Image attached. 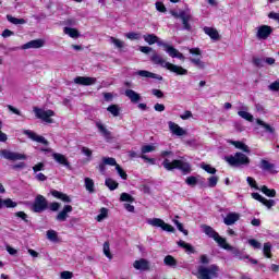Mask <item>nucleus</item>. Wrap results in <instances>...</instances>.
Returning a JSON list of instances; mask_svg holds the SVG:
<instances>
[{"mask_svg": "<svg viewBox=\"0 0 279 279\" xmlns=\"http://www.w3.org/2000/svg\"><path fill=\"white\" fill-rule=\"evenodd\" d=\"M149 59H150V62H153V64H157L158 66H161V69H166V71H169L174 75H189V70L184 69L181 65L168 62L156 50L153 51Z\"/></svg>", "mask_w": 279, "mask_h": 279, "instance_id": "obj_1", "label": "nucleus"}, {"mask_svg": "<svg viewBox=\"0 0 279 279\" xmlns=\"http://www.w3.org/2000/svg\"><path fill=\"white\" fill-rule=\"evenodd\" d=\"M162 167L167 171H173V169H179L185 174L191 173V163L180 159H174L172 161H170L169 159H165L162 161Z\"/></svg>", "mask_w": 279, "mask_h": 279, "instance_id": "obj_2", "label": "nucleus"}, {"mask_svg": "<svg viewBox=\"0 0 279 279\" xmlns=\"http://www.w3.org/2000/svg\"><path fill=\"white\" fill-rule=\"evenodd\" d=\"M225 160L230 167H247L250 165V157L243 153H235L234 156L225 157Z\"/></svg>", "mask_w": 279, "mask_h": 279, "instance_id": "obj_3", "label": "nucleus"}, {"mask_svg": "<svg viewBox=\"0 0 279 279\" xmlns=\"http://www.w3.org/2000/svg\"><path fill=\"white\" fill-rule=\"evenodd\" d=\"M198 279L219 278V266L213 264L209 267L198 266Z\"/></svg>", "mask_w": 279, "mask_h": 279, "instance_id": "obj_4", "label": "nucleus"}, {"mask_svg": "<svg viewBox=\"0 0 279 279\" xmlns=\"http://www.w3.org/2000/svg\"><path fill=\"white\" fill-rule=\"evenodd\" d=\"M189 52L192 56H198V58L190 57V62L196 66V69H199V71H204L206 69V62L202 61V50L199 48H190Z\"/></svg>", "mask_w": 279, "mask_h": 279, "instance_id": "obj_5", "label": "nucleus"}, {"mask_svg": "<svg viewBox=\"0 0 279 279\" xmlns=\"http://www.w3.org/2000/svg\"><path fill=\"white\" fill-rule=\"evenodd\" d=\"M146 222L148 226H153V228H161L165 232H175V228H173V226L165 222V220L160 218H149Z\"/></svg>", "mask_w": 279, "mask_h": 279, "instance_id": "obj_6", "label": "nucleus"}, {"mask_svg": "<svg viewBox=\"0 0 279 279\" xmlns=\"http://www.w3.org/2000/svg\"><path fill=\"white\" fill-rule=\"evenodd\" d=\"M34 112H35V117H37V119H41V121H45V123H53V119H51V117H56V112H53V110L51 109L45 110V109L35 107Z\"/></svg>", "mask_w": 279, "mask_h": 279, "instance_id": "obj_7", "label": "nucleus"}, {"mask_svg": "<svg viewBox=\"0 0 279 279\" xmlns=\"http://www.w3.org/2000/svg\"><path fill=\"white\" fill-rule=\"evenodd\" d=\"M49 208V203L45 196L38 194L33 204V213H45Z\"/></svg>", "mask_w": 279, "mask_h": 279, "instance_id": "obj_8", "label": "nucleus"}, {"mask_svg": "<svg viewBox=\"0 0 279 279\" xmlns=\"http://www.w3.org/2000/svg\"><path fill=\"white\" fill-rule=\"evenodd\" d=\"M159 45L163 47V50L166 51V53H168V56H170V58H178L179 60H182V62L186 60V57H184V54L178 51V49H175L173 46L167 43H160Z\"/></svg>", "mask_w": 279, "mask_h": 279, "instance_id": "obj_9", "label": "nucleus"}, {"mask_svg": "<svg viewBox=\"0 0 279 279\" xmlns=\"http://www.w3.org/2000/svg\"><path fill=\"white\" fill-rule=\"evenodd\" d=\"M0 156H3L5 160H12V161L27 160V155L21 154V153H14L8 149H2L0 151Z\"/></svg>", "mask_w": 279, "mask_h": 279, "instance_id": "obj_10", "label": "nucleus"}, {"mask_svg": "<svg viewBox=\"0 0 279 279\" xmlns=\"http://www.w3.org/2000/svg\"><path fill=\"white\" fill-rule=\"evenodd\" d=\"M274 32V28L269 25H262L256 28V38L258 40H267L269 36H271V33Z\"/></svg>", "mask_w": 279, "mask_h": 279, "instance_id": "obj_11", "label": "nucleus"}, {"mask_svg": "<svg viewBox=\"0 0 279 279\" xmlns=\"http://www.w3.org/2000/svg\"><path fill=\"white\" fill-rule=\"evenodd\" d=\"M23 134H25V136H28V138H31V141H34L35 143H41V145H49V141H47L45 136L38 135L32 130H24Z\"/></svg>", "mask_w": 279, "mask_h": 279, "instance_id": "obj_12", "label": "nucleus"}, {"mask_svg": "<svg viewBox=\"0 0 279 279\" xmlns=\"http://www.w3.org/2000/svg\"><path fill=\"white\" fill-rule=\"evenodd\" d=\"M74 84H78L80 86H93V84H97V78L90 76H76L74 78Z\"/></svg>", "mask_w": 279, "mask_h": 279, "instance_id": "obj_13", "label": "nucleus"}, {"mask_svg": "<svg viewBox=\"0 0 279 279\" xmlns=\"http://www.w3.org/2000/svg\"><path fill=\"white\" fill-rule=\"evenodd\" d=\"M251 195H252L253 199H256V202H260V204L266 206V208H268V209L274 208V206H276V201H274V199H267L258 193H252Z\"/></svg>", "mask_w": 279, "mask_h": 279, "instance_id": "obj_14", "label": "nucleus"}, {"mask_svg": "<svg viewBox=\"0 0 279 279\" xmlns=\"http://www.w3.org/2000/svg\"><path fill=\"white\" fill-rule=\"evenodd\" d=\"M248 108L244 104H241L239 107L238 114L241 117V119H244V121H248L250 123H254V116L250 112H247Z\"/></svg>", "mask_w": 279, "mask_h": 279, "instance_id": "obj_15", "label": "nucleus"}, {"mask_svg": "<svg viewBox=\"0 0 279 279\" xmlns=\"http://www.w3.org/2000/svg\"><path fill=\"white\" fill-rule=\"evenodd\" d=\"M45 47V40L43 39H34L26 44H24L21 49H40Z\"/></svg>", "mask_w": 279, "mask_h": 279, "instance_id": "obj_16", "label": "nucleus"}, {"mask_svg": "<svg viewBox=\"0 0 279 279\" xmlns=\"http://www.w3.org/2000/svg\"><path fill=\"white\" fill-rule=\"evenodd\" d=\"M169 130L174 136H184L186 135V131L178 125L175 122L169 121L168 122Z\"/></svg>", "mask_w": 279, "mask_h": 279, "instance_id": "obj_17", "label": "nucleus"}, {"mask_svg": "<svg viewBox=\"0 0 279 279\" xmlns=\"http://www.w3.org/2000/svg\"><path fill=\"white\" fill-rule=\"evenodd\" d=\"M69 213H73V206L65 205L63 209L57 215V221H66V219H69Z\"/></svg>", "mask_w": 279, "mask_h": 279, "instance_id": "obj_18", "label": "nucleus"}, {"mask_svg": "<svg viewBox=\"0 0 279 279\" xmlns=\"http://www.w3.org/2000/svg\"><path fill=\"white\" fill-rule=\"evenodd\" d=\"M135 75H140V77H148L150 80H158L159 82H162V76L160 74H156L147 70H140L135 72Z\"/></svg>", "mask_w": 279, "mask_h": 279, "instance_id": "obj_19", "label": "nucleus"}, {"mask_svg": "<svg viewBox=\"0 0 279 279\" xmlns=\"http://www.w3.org/2000/svg\"><path fill=\"white\" fill-rule=\"evenodd\" d=\"M52 158L59 165H62L66 169H71V162H69V159H66V157L64 155H62L60 153H54V154H52Z\"/></svg>", "mask_w": 279, "mask_h": 279, "instance_id": "obj_20", "label": "nucleus"}, {"mask_svg": "<svg viewBox=\"0 0 279 279\" xmlns=\"http://www.w3.org/2000/svg\"><path fill=\"white\" fill-rule=\"evenodd\" d=\"M241 219V215L236 213H229L227 216L223 218V223L226 226H234L236 221Z\"/></svg>", "mask_w": 279, "mask_h": 279, "instance_id": "obj_21", "label": "nucleus"}, {"mask_svg": "<svg viewBox=\"0 0 279 279\" xmlns=\"http://www.w3.org/2000/svg\"><path fill=\"white\" fill-rule=\"evenodd\" d=\"M133 267L140 271H147V269H149V262L145 258H141L133 263Z\"/></svg>", "mask_w": 279, "mask_h": 279, "instance_id": "obj_22", "label": "nucleus"}, {"mask_svg": "<svg viewBox=\"0 0 279 279\" xmlns=\"http://www.w3.org/2000/svg\"><path fill=\"white\" fill-rule=\"evenodd\" d=\"M124 95L128 97V99H130L131 104H138V101H141V94L133 89H126Z\"/></svg>", "mask_w": 279, "mask_h": 279, "instance_id": "obj_23", "label": "nucleus"}, {"mask_svg": "<svg viewBox=\"0 0 279 279\" xmlns=\"http://www.w3.org/2000/svg\"><path fill=\"white\" fill-rule=\"evenodd\" d=\"M145 43H147L148 45H158V47H162V45H160V43H165L162 40H160V38H158V36H156L155 34H147L143 36Z\"/></svg>", "mask_w": 279, "mask_h": 279, "instance_id": "obj_24", "label": "nucleus"}, {"mask_svg": "<svg viewBox=\"0 0 279 279\" xmlns=\"http://www.w3.org/2000/svg\"><path fill=\"white\" fill-rule=\"evenodd\" d=\"M51 195L52 197H56V199H61V202H64L65 204H71V197L58 190H52Z\"/></svg>", "mask_w": 279, "mask_h": 279, "instance_id": "obj_25", "label": "nucleus"}, {"mask_svg": "<svg viewBox=\"0 0 279 279\" xmlns=\"http://www.w3.org/2000/svg\"><path fill=\"white\" fill-rule=\"evenodd\" d=\"M96 128H98V131L101 133L104 138H106L107 141H110V138H112V133L108 129H106V125H104V123L96 122Z\"/></svg>", "mask_w": 279, "mask_h": 279, "instance_id": "obj_26", "label": "nucleus"}, {"mask_svg": "<svg viewBox=\"0 0 279 279\" xmlns=\"http://www.w3.org/2000/svg\"><path fill=\"white\" fill-rule=\"evenodd\" d=\"M201 228H202V230H203V232L207 235V236H209V239H216V236H218V232L217 231H215V229H213V227H210V226H207V225H202L201 226Z\"/></svg>", "mask_w": 279, "mask_h": 279, "instance_id": "obj_27", "label": "nucleus"}, {"mask_svg": "<svg viewBox=\"0 0 279 279\" xmlns=\"http://www.w3.org/2000/svg\"><path fill=\"white\" fill-rule=\"evenodd\" d=\"M203 29L211 40H219V32L216 28L205 26Z\"/></svg>", "mask_w": 279, "mask_h": 279, "instance_id": "obj_28", "label": "nucleus"}, {"mask_svg": "<svg viewBox=\"0 0 279 279\" xmlns=\"http://www.w3.org/2000/svg\"><path fill=\"white\" fill-rule=\"evenodd\" d=\"M256 123H257V125H260V128H263L264 132H266L267 134H276V129L274 126H270L265 121L257 119Z\"/></svg>", "mask_w": 279, "mask_h": 279, "instance_id": "obj_29", "label": "nucleus"}, {"mask_svg": "<svg viewBox=\"0 0 279 279\" xmlns=\"http://www.w3.org/2000/svg\"><path fill=\"white\" fill-rule=\"evenodd\" d=\"M229 143L234 145L236 149H241L242 151H245V154H250V147L245 145V143L232 140H230Z\"/></svg>", "mask_w": 279, "mask_h": 279, "instance_id": "obj_30", "label": "nucleus"}, {"mask_svg": "<svg viewBox=\"0 0 279 279\" xmlns=\"http://www.w3.org/2000/svg\"><path fill=\"white\" fill-rule=\"evenodd\" d=\"M179 247H182V250H185L186 254H195V247L193 245L180 240L178 242Z\"/></svg>", "mask_w": 279, "mask_h": 279, "instance_id": "obj_31", "label": "nucleus"}, {"mask_svg": "<svg viewBox=\"0 0 279 279\" xmlns=\"http://www.w3.org/2000/svg\"><path fill=\"white\" fill-rule=\"evenodd\" d=\"M214 241H216V243H218V245L222 247V250H232V246L228 244V242L226 241V238H221V235L219 234L214 239Z\"/></svg>", "mask_w": 279, "mask_h": 279, "instance_id": "obj_32", "label": "nucleus"}, {"mask_svg": "<svg viewBox=\"0 0 279 279\" xmlns=\"http://www.w3.org/2000/svg\"><path fill=\"white\" fill-rule=\"evenodd\" d=\"M276 166L271 162H269L267 159H262L259 162V169L262 171H271Z\"/></svg>", "mask_w": 279, "mask_h": 279, "instance_id": "obj_33", "label": "nucleus"}, {"mask_svg": "<svg viewBox=\"0 0 279 279\" xmlns=\"http://www.w3.org/2000/svg\"><path fill=\"white\" fill-rule=\"evenodd\" d=\"M16 208V202H13L12 198L1 199L0 198V208Z\"/></svg>", "mask_w": 279, "mask_h": 279, "instance_id": "obj_34", "label": "nucleus"}, {"mask_svg": "<svg viewBox=\"0 0 279 279\" xmlns=\"http://www.w3.org/2000/svg\"><path fill=\"white\" fill-rule=\"evenodd\" d=\"M63 32L66 36H70V38H80V31L76 28L64 27Z\"/></svg>", "mask_w": 279, "mask_h": 279, "instance_id": "obj_35", "label": "nucleus"}, {"mask_svg": "<svg viewBox=\"0 0 279 279\" xmlns=\"http://www.w3.org/2000/svg\"><path fill=\"white\" fill-rule=\"evenodd\" d=\"M181 21L183 24V29H186L187 32H190L191 24H189V21H191V13L186 12L185 15H181Z\"/></svg>", "mask_w": 279, "mask_h": 279, "instance_id": "obj_36", "label": "nucleus"}, {"mask_svg": "<svg viewBox=\"0 0 279 279\" xmlns=\"http://www.w3.org/2000/svg\"><path fill=\"white\" fill-rule=\"evenodd\" d=\"M259 191H262V193H264V195H266V197H275L276 196V190L269 189L266 185H263L262 187H259Z\"/></svg>", "mask_w": 279, "mask_h": 279, "instance_id": "obj_37", "label": "nucleus"}, {"mask_svg": "<svg viewBox=\"0 0 279 279\" xmlns=\"http://www.w3.org/2000/svg\"><path fill=\"white\" fill-rule=\"evenodd\" d=\"M85 189L88 193H95V181L90 178H85Z\"/></svg>", "mask_w": 279, "mask_h": 279, "instance_id": "obj_38", "label": "nucleus"}, {"mask_svg": "<svg viewBox=\"0 0 279 279\" xmlns=\"http://www.w3.org/2000/svg\"><path fill=\"white\" fill-rule=\"evenodd\" d=\"M46 236L48 241H52V243H58V232H56V230H48Z\"/></svg>", "mask_w": 279, "mask_h": 279, "instance_id": "obj_39", "label": "nucleus"}, {"mask_svg": "<svg viewBox=\"0 0 279 279\" xmlns=\"http://www.w3.org/2000/svg\"><path fill=\"white\" fill-rule=\"evenodd\" d=\"M7 19H8L9 23H12L13 25H25L24 19H16L12 15H7Z\"/></svg>", "mask_w": 279, "mask_h": 279, "instance_id": "obj_40", "label": "nucleus"}, {"mask_svg": "<svg viewBox=\"0 0 279 279\" xmlns=\"http://www.w3.org/2000/svg\"><path fill=\"white\" fill-rule=\"evenodd\" d=\"M165 265H167L168 267H175V265H178V262L175 260V258L171 255H168L165 257L163 259Z\"/></svg>", "mask_w": 279, "mask_h": 279, "instance_id": "obj_41", "label": "nucleus"}, {"mask_svg": "<svg viewBox=\"0 0 279 279\" xmlns=\"http://www.w3.org/2000/svg\"><path fill=\"white\" fill-rule=\"evenodd\" d=\"M105 184L110 191H116V189H119V183L112 179H106Z\"/></svg>", "mask_w": 279, "mask_h": 279, "instance_id": "obj_42", "label": "nucleus"}, {"mask_svg": "<svg viewBox=\"0 0 279 279\" xmlns=\"http://www.w3.org/2000/svg\"><path fill=\"white\" fill-rule=\"evenodd\" d=\"M263 252L266 258H271V243L269 242L264 243Z\"/></svg>", "mask_w": 279, "mask_h": 279, "instance_id": "obj_43", "label": "nucleus"}, {"mask_svg": "<svg viewBox=\"0 0 279 279\" xmlns=\"http://www.w3.org/2000/svg\"><path fill=\"white\" fill-rule=\"evenodd\" d=\"M253 64L257 66V69H263V66H265V58L254 57Z\"/></svg>", "mask_w": 279, "mask_h": 279, "instance_id": "obj_44", "label": "nucleus"}, {"mask_svg": "<svg viewBox=\"0 0 279 279\" xmlns=\"http://www.w3.org/2000/svg\"><path fill=\"white\" fill-rule=\"evenodd\" d=\"M218 182H219V177H217V175L209 177L207 186L209 189H215V186H217Z\"/></svg>", "mask_w": 279, "mask_h": 279, "instance_id": "obj_45", "label": "nucleus"}, {"mask_svg": "<svg viewBox=\"0 0 279 279\" xmlns=\"http://www.w3.org/2000/svg\"><path fill=\"white\" fill-rule=\"evenodd\" d=\"M102 162H105V165H108L109 167H117V159L112 158V157H102Z\"/></svg>", "mask_w": 279, "mask_h": 279, "instance_id": "obj_46", "label": "nucleus"}, {"mask_svg": "<svg viewBox=\"0 0 279 279\" xmlns=\"http://www.w3.org/2000/svg\"><path fill=\"white\" fill-rule=\"evenodd\" d=\"M246 182L251 189H255V191H260V187H258V184L256 183V180L252 177L246 178Z\"/></svg>", "mask_w": 279, "mask_h": 279, "instance_id": "obj_47", "label": "nucleus"}, {"mask_svg": "<svg viewBox=\"0 0 279 279\" xmlns=\"http://www.w3.org/2000/svg\"><path fill=\"white\" fill-rule=\"evenodd\" d=\"M174 226H177L179 232L184 233L185 236H189V231L184 229V226L178 221V219L172 220Z\"/></svg>", "mask_w": 279, "mask_h": 279, "instance_id": "obj_48", "label": "nucleus"}, {"mask_svg": "<svg viewBox=\"0 0 279 279\" xmlns=\"http://www.w3.org/2000/svg\"><path fill=\"white\" fill-rule=\"evenodd\" d=\"M120 202H129V204H132V203H134V198L129 193H122L120 195Z\"/></svg>", "mask_w": 279, "mask_h": 279, "instance_id": "obj_49", "label": "nucleus"}, {"mask_svg": "<svg viewBox=\"0 0 279 279\" xmlns=\"http://www.w3.org/2000/svg\"><path fill=\"white\" fill-rule=\"evenodd\" d=\"M197 177L191 175L187 177L185 180V184H187V186H197Z\"/></svg>", "mask_w": 279, "mask_h": 279, "instance_id": "obj_50", "label": "nucleus"}, {"mask_svg": "<svg viewBox=\"0 0 279 279\" xmlns=\"http://www.w3.org/2000/svg\"><path fill=\"white\" fill-rule=\"evenodd\" d=\"M110 43L112 45H114V47H117L118 49H123V47L125 45L123 41H121L120 39L114 38V37H110Z\"/></svg>", "mask_w": 279, "mask_h": 279, "instance_id": "obj_51", "label": "nucleus"}, {"mask_svg": "<svg viewBox=\"0 0 279 279\" xmlns=\"http://www.w3.org/2000/svg\"><path fill=\"white\" fill-rule=\"evenodd\" d=\"M125 38H129V40H141V33H126Z\"/></svg>", "mask_w": 279, "mask_h": 279, "instance_id": "obj_52", "label": "nucleus"}, {"mask_svg": "<svg viewBox=\"0 0 279 279\" xmlns=\"http://www.w3.org/2000/svg\"><path fill=\"white\" fill-rule=\"evenodd\" d=\"M104 254H105V256H107V258L112 260V254L110 253V243L109 242L104 243Z\"/></svg>", "mask_w": 279, "mask_h": 279, "instance_id": "obj_53", "label": "nucleus"}, {"mask_svg": "<svg viewBox=\"0 0 279 279\" xmlns=\"http://www.w3.org/2000/svg\"><path fill=\"white\" fill-rule=\"evenodd\" d=\"M201 167L202 169H204V171H206L207 173H210L211 175H215V173H217V169H215L210 165L203 163Z\"/></svg>", "mask_w": 279, "mask_h": 279, "instance_id": "obj_54", "label": "nucleus"}, {"mask_svg": "<svg viewBox=\"0 0 279 279\" xmlns=\"http://www.w3.org/2000/svg\"><path fill=\"white\" fill-rule=\"evenodd\" d=\"M108 112H110L113 117H119V106L117 105H110L107 108Z\"/></svg>", "mask_w": 279, "mask_h": 279, "instance_id": "obj_55", "label": "nucleus"}, {"mask_svg": "<svg viewBox=\"0 0 279 279\" xmlns=\"http://www.w3.org/2000/svg\"><path fill=\"white\" fill-rule=\"evenodd\" d=\"M106 217H108V208L102 207L100 209V214L97 216V221H104V219H106Z\"/></svg>", "mask_w": 279, "mask_h": 279, "instance_id": "obj_56", "label": "nucleus"}, {"mask_svg": "<svg viewBox=\"0 0 279 279\" xmlns=\"http://www.w3.org/2000/svg\"><path fill=\"white\" fill-rule=\"evenodd\" d=\"M116 171L120 175V178H122V180H128V173L119 165L116 166Z\"/></svg>", "mask_w": 279, "mask_h": 279, "instance_id": "obj_57", "label": "nucleus"}, {"mask_svg": "<svg viewBox=\"0 0 279 279\" xmlns=\"http://www.w3.org/2000/svg\"><path fill=\"white\" fill-rule=\"evenodd\" d=\"M150 151H156V146L154 145L142 146V154H150Z\"/></svg>", "mask_w": 279, "mask_h": 279, "instance_id": "obj_58", "label": "nucleus"}, {"mask_svg": "<svg viewBox=\"0 0 279 279\" xmlns=\"http://www.w3.org/2000/svg\"><path fill=\"white\" fill-rule=\"evenodd\" d=\"M248 245H251V247H254V250H260L263 247L260 242L254 239L248 240Z\"/></svg>", "mask_w": 279, "mask_h": 279, "instance_id": "obj_59", "label": "nucleus"}, {"mask_svg": "<svg viewBox=\"0 0 279 279\" xmlns=\"http://www.w3.org/2000/svg\"><path fill=\"white\" fill-rule=\"evenodd\" d=\"M48 208H49V210H51L52 213H58V210H60V203H57V202L50 203V204L48 205Z\"/></svg>", "mask_w": 279, "mask_h": 279, "instance_id": "obj_60", "label": "nucleus"}, {"mask_svg": "<svg viewBox=\"0 0 279 279\" xmlns=\"http://www.w3.org/2000/svg\"><path fill=\"white\" fill-rule=\"evenodd\" d=\"M151 95L157 97V99H162V97H165V93H162V90L156 89V88L151 89Z\"/></svg>", "mask_w": 279, "mask_h": 279, "instance_id": "obj_61", "label": "nucleus"}, {"mask_svg": "<svg viewBox=\"0 0 279 279\" xmlns=\"http://www.w3.org/2000/svg\"><path fill=\"white\" fill-rule=\"evenodd\" d=\"M268 89L271 90L272 93H277L279 90V81H275L268 86Z\"/></svg>", "mask_w": 279, "mask_h": 279, "instance_id": "obj_62", "label": "nucleus"}, {"mask_svg": "<svg viewBox=\"0 0 279 279\" xmlns=\"http://www.w3.org/2000/svg\"><path fill=\"white\" fill-rule=\"evenodd\" d=\"M34 173H38V171H45V163L39 162L33 167Z\"/></svg>", "mask_w": 279, "mask_h": 279, "instance_id": "obj_63", "label": "nucleus"}, {"mask_svg": "<svg viewBox=\"0 0 279 279\" xmlns=\"http://www.w3.org/2000/svg\"><path fill=\"white\" fill-rule=\"evenodd\" d=\"M71 278H73V272L66 271V270L61 272V279H71Z\"/></svg>", "mask_w": 279, "mask_h": 279, "instance_id": "obj_64", "label": "nucleus"}]
</instances>
